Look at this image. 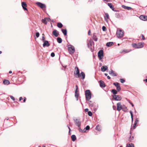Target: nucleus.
<instances>
[{
	"mask_svg": "<svg viewBox=\"0 0 147 147\" xmlns=\"http://www.w3.org/2000/svg\"><path fill=\"white\" fill-rule=\"evenodd\" d=\"M108 5L113 11H115L114 10L115 8L112 3H108Z\"/></svg>",
	"mask_w": 147,
	"mask_h": 147,
	"instance_id": "19",
	"label": "nucleus"
},
{
	"mask_svg": "<svg viewBox=\"0 0 147 147\" xmlns=\"http://www.w3.org/2000/svg\"><path fill=\"white\" fill-rule=\"evenodd\" d=\"M113 84L116 87L117 90L118 91H119L121 90V88L120 86L118 83H114Z\"/></svg>",
	"mask_w": 147,
	"mask_h": 147,
	"instance_id": "7",
	"label": "nucleus"
},
{
	"mask_svg": "<svg viewBox=\"0 0 147 147\" xmlns=\"http://www.w3.org/2000/svg\"><path fill=\"white\" fill-rule=\"evenodd\" d=\"M131 45L135 49H139L143 47L144 43L142 42L138 43H133Z\"/></svg>",
	"mask_w": 147,
	"mask_h": 147,
	"instance_id": "1",
	"label": "nucleus"
},
{
	"mask_svg": "<svg viewBox=\"0 0 147 147\" xmlns=\"http://www.w3.org/2000/svg\"><path fill=\"white\" fill-rule=\"evenodd\" d=\"M74 74H80L79 70L77 67H76L75 68Z\"/></svg>",
	"mask_w": 147,
	"mask_h": 147,
	"instance_id": "18",
	"label": "nucleus"
},
{
	"mask_svg": "<svg viewBox=\"0 0 147 147\" xmlns=\"http://www.w3.org/2000/svg\"><path fill=\"white\" fill-rule=\"evenodd\" d=\"M122 7L123 8L125 9H126L127 10H131L132 9V8L131 7H129L126 6L124 5H122Z\"/></svg>",
	"mask_w": 147,
	"mask_h": 147,
	"instance_id": "21",
	"label": "nucleus"
},
{
	"mask_svg": "<svg viewBox=\"0 0 147 147\" xmlns=\"http://www.w3.org/2000/svg\"><path fill=\"white\" fill-rule=\"evenodd\" d=\"M85 93L86 100H89L91 97V94L90 91L89 90H86Z\"/></svg>",
	"mask_w": 147,
	"mask_h": 147,
	"instance_id": "2",
	"label": "nucleus"
},
{
	"mask_svg": "<svg viewBox=\"0 0 147 147\" xmlns=\"http://www.w3.org/2000/svg\"><path fill=\"white\" fill-rule=\"evenodd\" d=\"M42 35L43 36L42 37V40L44 41H45V37H44V34H42Z\"/></svg>",
	"mask_w": 147,
	"mask_h": 147,
	"instance_id": "46",
	"label": "nucleus"
},
{
	"mask_svg": "<svg viewBox=\"0 0 147 147\" xmlns=\"http://www.w3.org/2000/svg\"><path fill=\"white\" fill-rule=\"evenodd\" d=\"M53 34L55 37H57L59 34V33L56 30H54L52 32Z\"/></svg>",
	"mask_w": 147,
	"mask_h": 147,
	"instance_id": "15",
	"label": "nucleus"
},
{
	"mask_svg": "<svg viewBox=\"0 0 147 147\" xmlns=\"http://www.w3.org/2000/svg\"><path fill=\"white\" fill-rule=\"evenodd\" d=\"M72 140L73 141H75L76 139V137L75 135H72L71 136Z\"/></svg>",
	"mask_w": 147,
	"mask_h": 147,
	"instance_id": "27",
	"label": "nucleus"
},
{
	"mask_svg": "<svg viewBox=\"0 0 147 147\" xmlns=\"http://www.w3.org/2000/svg\"><path fill=\"white\" fill-rule=\"evenodd\" d=\"M62 31L64 34L65 36L67 35V30L66 29H62Z\"/></svg>",
	"mask_w": 147,
	"mask_h": 147,
	"instance_id": "32",
	"label": "nucleus"
},
{
	"mask_svg": "<svg viewBox=\"0 0 147 147\" xmlns=\"http://www.w3.org/2000/svg\"><path fill=\"white\" fill-rule=\"evenodd\" d=\"M130 113L131 114V117H133V115L132 113V112L131 111H130Z\"/></svg>",
	"mask_w": 147,
	"mask_h": 147,
	"instance_id": "47",
	"label": "nucleus"
},
{
	"mask_svg": "<svg viewBox=\"0 0 147 147\" xmlns=\"http://www.w3.org/2000/svg\"><path fill=\"white\" fill-rule=\"evenodd\" d=\"M124 32L121 30H118L116 33V35L117 37L119 38H121L124 35Z\"/></svg>",
	"mask_w": 147,
	"mask_h": 147,
	"instance_id": "4",
	"label": "nucleus"
},
{
	"mask_svg": "<svg viewBox=\"0 0 147 147\" xmlns=\"http://www.w3.org/2000/svg\"><path fill=\"white\" fill-rule=\"evenodd\" d=\"M113 109L114 110H116V107L115 106H113Z\"/></svg>",
	"mask_w": 147,
	"mask_h": 147,
	"instance_id": "51",
	"label": "nucleus"
},
{
	"mask_svg": "<svg viewBox=\"0 0 147 147\" xmlns=\"http://www.w3.org/2000/svg\"><path fill=\"white\" fill-rule=\"evenodd\" d=\"M88 111V109H85V111L86 112H87Z\"/></svg>",
	"mask_w": 147,
	"mask_h": 147,
	"instance_id": "52",
	"label": "nucleus"
},
{
	"mask_svg": "<svg viewBox=\"0 0 147 147\" xmlns=\"http://www.w3.org/2000/svg\"><path fill=\"white\" fill-rule=\"evenodd\" d=\"M143 81H144V82L145 81V82H147V76H146V79L144 80Z\"/></svg>",
	"mask_w": 147,
	"mask_h": 147,
	"instance_id": "53",
	"label": "nucleus"
},
{
	"mask_svg": "<svg viewBox=\"0 0 147 147\" xmlns=\"http://www.w3.org/2000/svg\"><path fill=\"white\" fill-rule=\"evenodd\" d=\"M107 78H108V79H110V78H111L109 76H107Z\"/></svg>",
	"mask_w": 147,
	"mask_h": 147,
	"instance_id": "58",
	"label": "nucleus"
},
{
	"mask_svg": "<svg viewBox=\"0 0 147 147\" xmlns=\"http://www.w3.org/2000/svg\"><path fill=\"white\" fill-rule=\"evenodd\" d=\"M98 56L99 59H101L103 58V51L102 50H100L98 53Z\"/></svg>",
	"mask_w": 147,
	"mask_h": 147,
	"instance_id": "6",
	"label": "nucleus"
},
{
	"mask_svg": "<svg viewBox=\"0 0 147 147\" xmlns=\"http://www.w3.org/2000/svg\"><path fill=\"white\" fill-rule=\"evenodd\" d=\"M57 42L59 43H61L62 42V40L60 37H58L57 38Z\"/></svg>",
	"mask_w": 147,
	"mask_h": 147,
	"instance_id": "28",
	"label": "nucleus"
},
{
	"mask_svg": "<svg viewBox=\"0 0 147 147\" xmlns=\"http://www.w3.org/2000/svg\"><path fill=\"white\" fill-rule=\"evenodd\" d=\"M134 139V137L133 136H130L129 138V142H131Z\"/></svg>",
	"mask_w": 147,
	"mask_h": 147,
	"instance_id": "36",
	"label": "nucleus"
},
{
	"mask_svg": "<svg viewBox=\"0 0 147 147\" xmlns=\"http://www.w3.org/2000/svg\"><path fill=\"white\" fill-rule=\"evenodd\" d=\"M74 121L75 123L78 126V127H80L81 125V122L79 119H74Z\"/></svg>",
	"mask_w": 147,
	"mask_h": 147,
	"instance_id": "8",
	"label": "nucleus"
},
{
	"mask_svg": "<svg viewBox=\"0 0 147 147\" xmlns=\"http://www.w3.org/2000/svg\"><path fill=\"white\" fill-rule=\"evenodd\" d=\"M131 105L133 107L134 106V105L133 104H131Z\"/></svg>",
	"mask_w": 147,
	"mask_h": 147,
	"instance_id": "64",
	"label": "nucleus"
},
{
	"mask_svg": "<svg viewBox=\"0 0 147 147\" xmlns=\"http://www.w3.org/2000/svg\"><path fill=\"white\" fill-rule=\"evenodd\" d=\"M22 5L23 9L24 10H27V9L26 8V7H27V5L26 2H22Z\"/></svg>",
	"mask_w": 147,
	"mask_h": 147,
	"instance_id": "13",
	"label": "nucleus"
},
{
	"mask_svg": "<svg viewBox=\"0 0 147 147\" xmlns=\"http://www.w3.org/2000/svg\"><path fill=\"white\" fill-rule=\"evenodd\" d=\"M93 38L94 40L96 41L98 40V38H97L96 36L94 34L93 35Z\"/></svg>",
	"mask_w": 147,
	"mask_h": 147,
	"instance_id": "33",
	"label": "nucleus"
},
{
	"mask_svg": "<svg viewBox=\"0 0 147 147\" xmlns=\"http://www.w3.org/2000/svg\"><path fill=\"white\" fill-rule=\"evenodd\" d=\"M108 67L107 66H103L101 68V70L102 71H104L107 69Z\"/></svg>",
	"mask_w": 147,
	"mask_h": 147,
	"instance_id": "20",
	"label": "nucleus"
},
{
	"mask_svg": "<svg viewBox=\"0 0 147 147\" xmlns=\"http://www.w3.org/2000/svg\"><path fill=\"white\" fill-rule=\"evenodd\" d=\"M113 42H109L107 43L106 46L107 47H110L113 45Z\"/></svg>",
	"mask_w": 147,
	"mask_h": 147,
	"instance_id": "23",
	"label": "nucleus"
},
{
	"mask_svg": "<svg viewBox=\"0 0 147 147\" xmlns=\"http://www.w3.org/2000/svg\"><path fill=\"white\" fill-rule=\"evenodd\" d=\"M57 26L58 27L60 28H61L63 26V25L60 22L58 23L57 24Z\"/></svg>",
	"mask_w": 147,
	"mask_h": 147,
	"instance_id": "29",
	"label": "nucleus"
},
{
	"mask_svg": "<svg viewBox=\"0 0 147 147\" xmlns=\"http://www.w3.org/2000/svg\"><path fill=\"white\" fill-rule=\"evenodd\" d=\"M120 81L122 83H123L125 82V80L123 79H120Z\"/></svg>",
	"mask_w": 147,
	"mask_h": 147,
	"instance_id": "37",
	"label": "nucleus"
},
{
	"mask_svg": "<svg viewBox=\"0 0 147 147\" xmlns=\"http://www.w3.org/2000/svg\"><path fill=\"white\" fill-rule=\"evenodd\" d=\"M36 36L37 37H38L39 36V32H37V33H36Z\"/></svg>",
	"mask_w": 147,
	"mask_h": 147,
	"instance_id": "45",
	"label": "nucleus"
},
{
	"mask_svg": "<svg viewBox=\"0 0 147 147\" xmlns=\"http://www.w3.org/2000/svg\"><path fill=\"white\" fill-rule=\"evenodd\" d=\"M36 4L38 6L40 7L43 10H46V6L45 4L39 2L36 3Z\"/></svg>",
	"mask_w": 147,
	"mask_h": 147,
	"instance_id": "5",
	"label": "nucleus"
},
{
	"mask_svg": "<svg viewBox=\"0 0 147 147\" xmlns=\"http://www.w3.org/2000/svg\"><path fill=\"white\" fill-rule=\"evenodd\" d=\"M142 20L146 21L147 20V16L143 15H141L139 17Z\"/></svg>",
	"mask_w": 147,
	"mask_h": 147,
	"instance_id": "11",
	"label": "nucleus"
},
{
	"mask_svg": "<svg viewBox=\"0 0 147 147\" xmlns=\"http://www.w3.org/2000/svg\"><path fill=\"white\" fill-rule=\"evenodd\" d=\"M122 106L121 105V102H119L117 104V110L120 111L122 109Z\"/></svg>",
	"mask_w": 147,
	"mask_h": 147,
	"instance_id": "10",
	"label": "nucleus"
},
{
	"mask_svg": "<svg viewBox=\"0 0 147 147\" xmlns=\"http://www.w3.org/2000/svg\"><path fill=\"white\" fill-rule=\"evenodd\" d=\"M12 73V72L11 71H9V74H11Z\"/></svg>",
	"mask_w": 147,
	"mask_h": 147,
	"instance_id": "59",
	"label": "nucleus"
},
{
	"mask_svg": "<svg viewBox=\"0 0 147 147\" xmlns=\"http://www.w3.org/2000/svg\"><path fill=\"white\" fill-rule=\"evenodd\" d=\"M80 74H74V76L76 78H79L80 75Z\"/></svg>",
	"mask_w": 147,
	"mask_h": 147,
	"instance_id": "39",
	"label": "nucleus"
},
{
	"mask_svg": "<svg viewBox=\"0 0 147 147\" xmlns=\"http://www.w3.org/2000/svg\"><path fill=\"white\" fill-rule=\"evenodd\" d=\"M100 86L102 88H104L105 86L104 82L102 80L99 81Z\"/></svg>",
	"mask_w": 147,
	"mask_h": 147,
	"instance_id": "16",
	"label": "nucleus"
},
{
	"mask_svg": "<svg viewBox=\"0 0 147 147\" xmlns=\"http://www.w3.org/2000/svg\"><path fill=\"white\" fill-rule=\"evenodd\" d=\"M92 113L91 111L88 112V115L90 116H91L92 115Z\"/></svg>",
	"mask_w": 147,
	"mask_h": 147,
	"instance_id": "38",
	"label": "nucleus"
},
{
	"mask_svg": "<svg viewBox=\"0 0 147 147\" xmlns=\"http://www.w3.org/2000/svg\"><path fill=\"white\" fill-rule=\"evenodd\" d=\"M26 100V98L25 97H24V98L23 102H25Z\"/></svg>",
	"mask_w": 147,
	"mask_h": 147,
	"instance_id": "56",
	"label": "nucleus"
},
{
	"mask_svg": "<svg viewBox=\"0 0 147 147\" xmlns=\"http://www.w3.org/2000/svg\"><path fill=\"white\" fill-rule=\"evenodd\" d=\"M122 109L125 112H127V108L124 105H122Z\"/></svg>",
	"mask_w": 147,
	"mask_h": 147,
	"instance_id": "22",
	"label": "nucleus"
},
{
	"mask_svg": "<svg viewBox=\"0 0 147 147\" xmlns=\"http://www.w3.org/2000/svg\"><path fill=\"white\" fill-rule=\"evenodd\" d=\"M78 90L76 89L75 91V96L77 98L78 96V94L77 93Z\"/></svg>",
	"mask_w": 147,
	"mask_h": 147,
	"instance_id": "34",
	"label": "nucleus"
},
{
	"mask_svg": "<svg viewBox=\"0 0 147 147\" xmlns=\"http://www.w3.org/2000/svg\"><path fill=\"white\" fill-rule=\"evenodd\" d=\"M80 75L79 78H81L82 79H84L85 77V74H80Z\"/></svg>",
	"mask_w": 147,
	"mask_h": 147,
	"instance_id": "30",
	"label": "nucleus"
},
{
	"mask_svg": "<svg viewBox=\"0 0 147 147\" xmlns=\"http://www.w3.org/2000/svg\"><path fill=\"white\" fill-rule=\"evenodd\" d=\"M102 30L103 31H105L106 30V28L105 26H103L102 27Z\"/></svg>",
	"mask_w": 147,
	"mask_h": 147,
	"instance_id": "41",
	"label": "nucleus"
},
{
	"mask_svg": "<svg viewBox=\"0 0 147 147\" xmlns=\"http://www.w3.org/2000/svg\"><path fill=\"white\" fill-rule=\"evenodd\" d=\"M90 32H91L90 30H89L88 33V35H90Z\"/></svg>",
	"mask_w": 147,
	"mask_h": 147,
	"instance_id": "54",
	"label": "nucleus"
},
{
	"mask_svg": "<svg viewBox=\"0 0 147 147\" xmlns=\"http://www.w3.org/2000/svg\"><path fill=\"white\" fill-rule=\"evenodd\" d=\"M9 83V82L7 80H5L3 81V83L5 85H8Z\"/></svg>",
	"mask_w": 147,
	"mask_h": 147,
	"instance_id": "25",
	"label": "nucleus"
},
{
	"mask_svg": "<svg viewBox=\"0 0 147 147\" xmlns=\"http://www.w3.org/2000/svg\"><path fill=\"white\" fill-rule=\"evenodd\" d=\"M76 89L78 90V86L77 85H76Z\"/></svg>",
	"mask_w": 147,
	"mask_h": 147,
	"instance_id": "60",
	"label": "nucleus"
},
{
	"mask_svg": "<svg viewBox=\"0 0 147 147\" xmlns=\"http://www.w3.org/2000/svg\"><path fill=\"white\" fill-rule=\"evenodd\" d=\"M113 97L116 100H120L121 99V97L118 95H114Z\"/></svg>",
	"mask_w": 147,
	"mask_h": 147,
	"instance_id": "9",
	"label": "nucleus"
},
{
	"mask_svg": "<svg viewBox=\"0 0 147 147\" xmlns=\"http://www.w3.org/2000/svg\"><path fill=\"white\" fill-rule=\"evenodd\" d=\"M10 97L11 98V99H12L13 100H15L13 96H10Z\"/></svg>",
	"mask_w": 147,
	"mask_h": 147,
	"instance_id": "43",
	"label": "nucleus"
},
{
	"mask_svg": "<svg viewBox=\"0 0 147 147\" xmlns=\"http://www.w3.org/2000/svg\"><path fill=\"white\" fill-rule=\"evenodd\" d=\"M136 125V124L135 125V123H134V125L133 126V128L134 129H135V128Z\"/></svg>",
	"mask_w": 147,
	"mask_h": 147,
	"instance_id": "49",
	"label": "nucleus"
},
{
	"mask_svg": "<svg viewBox=\"0 0 147 147\" xmlns=\"http://www.w3.org/2000/svg\"><path fill=\"white\" fill-rule=\"evenodd\" d=\"M50 19L49 18H45L44 19L42 20V23L46 24L48 22H49Z\"/></svg>",
	"mask_w": 147,
	"mask_h": 147,
	"instance_id": "12",
	"label": "nucleus"
},
{
	"mask_svg": "<svg viewBox=\"0 0 147 147\" xmlns=\"http://www.w3.org/2000/svg\"><path fill=\"white\" fill-rule=\"evenodd\" d=\"M127 147H134V144L132 143L127 144Z\"/></svg>",
	"mask_w": 147,
	"mask_h": 147,
	"instance_id": "31",
	"label": "nucleus"
},
{
	"mask_svg": "<svg viewBox=\"0 0 147 147\" xmlns=\"http://www.w3.org/2000/svg\"><path fill=\"white\" fill-rule=\"evenodd\" d=\"M131 119L132 121L133 122V117H131Z\"/></svg>",
	"mask_w": 147,
	"mask_h": 147,
	"instance_id": "61",
	"label": "nucleus"
},
{
	"mask_svg": "<svg viewBox=\"0 0 147 147\" xmlns=\"http://www.w3.org/2000/svg\"><path fill=\"white\" fill-rule=\"evenodd\" d=\"M43 42L44 43L43 45V47H44L45 46L48 47L49 46L50 44L48 41H44Z\"/></svg>",
	"mask_w": 147,
	"mask_h": 147,
	"instance_id": "14",
	"label": "nucleus"
},
{
	"mask_svg": "<svg viewBox=\"0 0 147 147\" xmlns=\"http://www.w3.org/2000/svg\"><path fill=\"white\" fill-rule=\"evenodd\" d=\"M139 121L138 119V118L136 119L135 121V125Z\"/></svg>",
	"mask_w": 147,
	"mask_h": 147,
	"instance_id": "40",
	"label": "nucleus"
},
{
	"mask_svg": "<svg viewBox=\"0 0 147 147\" xmlns=\"http://www.w3.org/2000/svg\"><path fill=\"white\" fill-rule=\"evenodd\" d=\"M85 129L86 130H89L90 129V127L88 125H87L86 126L85 128Z\"/></svg>",
	"mask_w": 147,
	"mask_h": 147,
	"instance_id": "42",
	"label": "nucleus"
},
{
	"mask_svg": "<svg viewBox=\"0 0 147 147\" xmlns=\"http://www.w3.org/2000/svg\"><path fill=\"white\" fill-rule=\"evenodd\" d=\"M2 53V51H0V54H1Z\"/></svg>",
	"mask_w": 147,
	"mask_h": 147,
	"instance_id": "63",
	"label": "nucleus"
},
{
	"mask_svg": "<svg viewBox=\"0 0 147 147\" xmlns=\"http://www.w3.org/2000/svg\"><path fill=\"white\" fill-rule=\"evenodd\" d=\"M68 128H69V132H70V131L71 129H70V127H68Z\"/></svg>",
	"mask_w": 147,
	"mask_h": 147,
	"instance_id": "62",
	"label": "nucleus"
},
{
	"mask_svg": "<svg viewBox=\"0 0 147 147\" xmlns=\"http://www.w3.org/2000/svg\"><path fill=\"white\" fill-rule=\"evenodd\" d=\"M111 92H113V94H116L117 93V91L116 90H114V89L112 90Z\"/></svg>",
	"mask_w": 147,
	"mask_h": 147,
	"instance_id": "35",
	"label": "nucleus"
},
{
	"mask_svg": "<svg viewBox=\"0 0 147 147\" xmlns=\"http://www.w3.org/2000/svg\"><path fill=\"white\" fill-rule=\"evenodd\" d=\"M101 126L99 125H98L96 127V129L98 131H100L101 130Z\"/></svg>",
	"mask_w": 147,
	"mask_h": 147,
	"instance_id": "24",
	"label": "nucleus"
},
{
	"mask_svg": "<svg viewBox=\"0 0 147 147\" xmlns=\"http://www.w3.org/2000/svg\"><path fill=\"white\" fill-rule=\"evenodd\" d=\"M22 99V97H20L19 98V100L21 101Z\"/></svg>",
	"mask_w": 147,
	"mask_h": 147,
	"instance_id": "57",
	"label": "nucleus"
},
{
	"mask_svg": "<svg viewBox=\"0 0 147 147\" xmlns=\"http://www.w3.org/2000/svg\"><path fill=\"white\" fill-rule=\"evenodd\" d=\"M51 56L52 57H54L55 56V54L54 53H51Z\"/></svg>",
	"mask_w": 147,
	"mask_h": 147,
	"instance_id": "44",
	"label": "nucleus"
},
{
	"mask_svg": "<svg viewBox=\"0 0 147 147\" xmlns=\"http://www.w3.org/2000/svg\"><path fill=\"white\" fill-rule=\"evenodd\" d=\"M142 38L143 40H144L145 39V37L143 35H142Z\"/></svg>",
	"mask_w": 147,
	"mask_h": 147,
	"instance_id": "48",
	"label": "nucleus"
},
{
	"mask_svg": "<svg viewBox=\"0 0 147 147\" xmlns=\"http://www.w3.org/2000/svg\"><path fill=\"white\" fill-rule=\"evenodd\" d=\"M68 48L69 52L71 54H73L75 50L74 47L71 45H69L68 46Z\"/></svg>",
	"mask_w": 147,
	"mask_h": 147,
	"instance_id": "3",
	"label": "nucleus"
},
{
	"mask_svg": "<svg viewBox=\"0 0 147 147\" xmlns=\"http://www.w3.org/2000/svg\"><path fill=\"white\" fill-rule=\"evenodd\" d=\"M109 14L107 13H105V16H104V18L106 21H108L109 19Z\"/></svg>",
	"mask_w": 147,
	"mask_h": 147,
	"instance_id": "17",
	"label": "nucleus"
},
{
	"mask_svg": "<svg viewBox=\"0 0 147 147\" xmlns=\"http://www.w3.org/2000/svg\"><path fill=\"white\" fill-rule=\"evenodd\" d=\"M113 76H117V74H111Z\"/></svg>",
	"mask_w": 147,
	"mask_h": 147,
	"instance_id": "50",
	"label": "nucleus"
},
{
	"mask_svg": "<svg viewBox=\"0 0 147 147\" xmlns=\"http://www.w3.org/2000/svg\"><path fill=\"white\" fill-rule=\"evenodd\" d=\"M110 74H114V71L112 70H111V71L110 72Z\"/></svg>",
	"mask_w": 147,
	"mask_h": 147,
	"instance_id": "55",
	"label": "nucleus"
},
{
	"mask_svg": "<svg viewBox=\"0 0 147 147\" xmlns=\"http://www.w3.org/2000/svg\"><path fill=\"white\" fill-rule=\"evenodd\" d=\"M89 105L90 107H93L94 105V104L91 101H89Z\"/></svg>",
	"mask_w": 147,
	"mask_h": 147,
	"instance_id": "26",
	"label": "nucleus"
}]
</instances>
